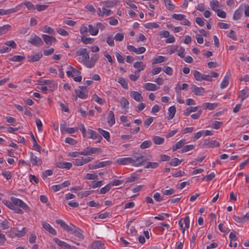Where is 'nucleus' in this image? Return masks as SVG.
Wrapping results in <instances>:
<instances>
[{
  "label": "nucleus",
  "instance_id": "obj_12",
  "mask_svg": "<svg viewBox=\"0 0 249 249\" xmlns=\"http://www.w3.org/2000/svg\"><path fill=\"white\" fill-rule=\"evenodd\" d=\"M42 37L47 45H51L52 43L57 41L56 39L53 36L43 35Z\"/></svg>",
  "mask_w": 249,
  "mask_h": 249
},
{
  "label": "nucleus",
  "instance_id": "obj_4",
  "mask_svg": "<svg viewBox=\"0 0 249 249\" xmlns=\"http://www.w3.org/2000/svg\"><path fill=\"white\" fill-rule=\"evenodd\" d=\"M42 56L43 54L41 52L37 53L33 52L32 54H28L27 58L29 62L33 63L38 61Z\"/></svg>",
  "mask_w": 249,
  "mask_h": 249
},
{
  "label": "nucleus",
  "instance_id": "obj_63",
  "mask_svg": "<svg viewBox=\"0 0 249 249\" xmlns=\"http://www.w3.org/2000/svg\"><path fill=\"white\" fill-rule=\"evenodd\" d=\"M154 119L152 117L146 119L144 122V125L145 127H148L153 122Z\"/></svg>",
  "mask_w": 249,
  "mask_h": 249
},
{
  "label": "nucleus",
  "instance_id": "obj_47",
  "mask_svg": "<svg viewBox=\"0 0 249 249\" xmlns=\"http://www.w3.org/2000/svg\"><path fill=\"white\" fill-rule=\"evenodd\" d=\"M165 57L160 55L157 57L154 58L153 59V62L152 63L153 64L160 63L165 61Z\"/></svg>",
  "mask_w": 249,
  "mask_h": 249
},
{
  "label": "nucleus",
  "instance_id": "obj_56",
  "mask_svg": "<svg viewBox=\"0 0 249 249\" xmlns=\"http://www.w3.org/2000/svg\"><path fill=\"white\" fill-rule=\"evenodd\" d=\"M172 17L173 18L176 20L180 21L184 19V18H185V16L183 14H174L172 15Z\"/></svg>",
  "mask_w": 249,
  "mask_h": 249
},
{
  "label": "nucleus",
  "instance_id": "obj_33",
  "mask_svg": "<svg viewBox=\"0 0 249 249\" xmlns=\"http://www.w3.org/2000/svg\"><path fill=\"white\" fill-rule=\"evenodd\" d=\"M24 59L25 57L21 55H14L9 58L10 61L13 62H22Z\"/></svg>",
  "mask_w": 249,
  "mask_h": 249
},
{
  "label": "nucleus",
  "instance_id": "obj_16",
  "mask_svg": "<svg viewBox=\"0 0 249 249\" xmlns=\"http://www.w3.org/2000/svg\"><path fill=\"white\" fill-rule=\"evenodd\" d=\"M42 226L44 229H45L52 234L54 235L56 234L55 230L53 228V227L49 223L46 222H43Z\"/></svg>",
  "mask_w": 249,
  "mask_h": 249
},
{
  "label": "nucleus",
  "instance_id": "obj_44",
  "mask_svg": "<svg viewBox=\"0 0 249 249\" xmlns=\"http://www.w3.org/2000/svg\"><path fill=\"white\" fill-rule=\"evenodd\" d=\"M92 99L100 105H103L105 103L104 100L100 98L97 94H94L92 96Z\"/></svg>",
  "mask_w": 249,
  "mask_h": 249
},
{
  "label": "nucleus",
  "instance_id": "obj_18",
  "mask_svg": "<svg viewBox=\"0 0 249 249\" xmlns=\"http://www.w3.org/2000/svg\"><path fill=\"white\" fill-rule=\"evenodd\" d=\"M144 88L149 91H155L160 89V87H158L156 84L151 83H145L144 85Z\"/></svg>",
  "mask_w": 249,
  "mask_h": 249
},
{
  "label": "nucleus",
  "instance_id": "obj_43",
  "mask_svg": "<svg viewBox=\"0 0 249 249\" xmlns=\"http://www.w3.org/2000/svg\"><path fill=\"white\" fill-rule=\"evenodd\" d=\"M89 30L90 34L92 36H95L98 33V29L93 27L92 25L89 24Z\"/></svg>",
  "mask_w": 249,
  "mask_h": 249
},
{
  "label": "nucleus",
  "instance_id": "obj_29",
  "mask_svg": "<svg viewBox=\"0 0 249 249\" xmlns=\"http://www.w3.org/2000/svg\"><path fill=\"white\" fill-rule=\"evenodd\" d=\"M176 109L175 106L170 107L168 109V120L172 119L175 116Z\"/></svg>",
  "mask_w": 249,
  "mask_h": 249
},
{
  "label": "nucleus",
  "instance_id": "obj_58",
  "mask_svg": "<svg viewBox=\"0 0 249 249\" xmlns=\"http://www.w3.org/2000/svg\"><path fill=\"white\" fill-rule=\"evenodd\" d=\"M93 133V136L91 138L92 139H97V143H99L101 142L102 140V136L98 133H97L96 132H92Z\"/></svg>",
  "mask_w": 249,
  "mask_h": 249
},
{
  "label": "nucleus",
  "instance_id": "obj_48",
  "mask_svg": "<svg viewBox=\"0 0 249 249\" xmlns=\"http://www.w3.org/2000/svg\"><path fill=\"white\" fill-rule=\"evenodd\" d=\"M138 179H139V178L135 175V173H133L131 174V175L130 177H129L127 178L125 183H131V182L137 181Z\"/></svg>",
  "mask_w": 249,
  "mask_h": 249
},
{
  "label": "nucleus",
  "instance_id": "obj_19",
  "mask_svg": "<svg viewBox=\"0 0 249 249\" xmlns=\"http://www.w3.org/2000/svg\"><path fill=\"white\" fill-rule=\"evenodd\" d=\"M144 168L146 169H156L159 166V163L157 162H151L147 161L144 163Z\"/></svg>",
  "mask_w": 249,
  "mask_h": 249
},
{
  "label": "nucleus",
  "instance_id": "obj_37",
  "mask_svg": "<svg viewBox=\"0 0 249 249\" xmlns=\"http://www.w3.org/2000/svg\"><path fill=\"white\" fill-rule=\"evenodd\" d=\"M120 104H121V107L122 108H128L129 102L124 97H122L121 99Z\"/></svg>",
  "mask_w": 249,
  "mask_h": 249
},
{
  "label": "nucleus",
  "instance_id": "obj_27",
  "mask_svg": "<svg viewBox=\"0 0 249 249\" xmlns=\"http://www.w3.org/2000/svg\"><path fill=\"white\" fill-rule=\"evenodd\" d=\"M230 73H227L226 75L224 77L223 81L220 84V87L221 89H224L227 87L229 84V79L230 78Z\"/></svg>",
  "mask_w": 249,
  "mask_h": 249
},
{
  "label": "nucleus",
  "instance_id": "obj_52",
  "mask_svg": "<svg viewBox=\"0 0 249 249\" xmlns=\"http://www.w3.org/2000/svg\"><path fill=\"white\" fill-rule=\"evenodd\" d=\"M195 146L193 144L186 145L184 146L181 150V153H184L194 149Z\"/></svg>",
  "mask_w": 249,
  "mask_h": 249
},
{
  "label": "nucleus",
  "instance_id": "obj_25",
  "mask_svg": "<svg viewBox=\"0 0 249 249\" xmlns=\"http://www.w3.org/2000/svg\"><path fill=\"white\" fill-rule=\"evenodd\" d=\"M87 152L89 153L88 155H90L92 154L95 153H101L102 150L100 148L96 147H87L86 149Z\"/></svg>",
  "mask_w": 249,
  "mask_h": 249
},
{
  "label": "nucleus",
  "instance_id": "obj_40",
  "mask_svg": "<svg viewBox=\"0 0 249 249\" xmlns=\"http://www.w3.org/2000/svg\"><path fill=\"white\" fill-rule=\"evenodd\" d=\"M144 27L147 29H153L159 28V25L156 22L147 23L143 25Z\"/></svg>",
  "mask_w": 249,
  "mask_h": 249
},
{
  "label": "nucleus",
  "instance_id": "obj_5",
  "mask_svg": "<svg viewBox=\"0 0 249 249\" xmlns=\"http://www.w3.org/2000/svg\"><path fill=\"white\" fill-rule=\"evenodd\" d=\"M30 160L33 166H41L42 164V160L39 158H38L33 152H30Z\"/></svg>",
  "mask_w": 249,
  "mask_h": 249
},
{
  "label": "nucleus",
  "instance_id": "obj_53",
  "mask_svg": "<svg viewBox=\"0 0 249 249\" xmlns=\"http://www.w3.org/2000/svg\"><path fill=\"white\" fill-rule=\"evenodd\" d=\"M181 161V160H179L178 159L175 158L169 163V164L171 166H176L179 164Z\"/></svg>",
  "mask_w": 249,
  "mask_h": 249
},
{
  "label": "nucleus",
  "instance_id": "obj_13",
  "mask_svg": "<svg viewBox=\"0 0 249 249\" xmlns=\"http://www.w3.org/2000/svg\"><path fill=\"white\" fill-rule=\"evenodd\" d=\"M99 58L98 54H94L90 58V60L87 64V67L92 68Z\"/></svg>",
  "mask_w": 249,
  "mask_h": 249
},
{
  "label": "nucleus",
  "instance_id": "obj_28",
  "mask_svg": "<svg viewBox=\"0 0 249 249\" xmlns=\"http://www.w3.org/2000/svg\"><path fill=\"white\" fill-rule=\"evenodd\" d=\"M199 107V106H197V107H188L186 109V111L184 112V113H183L184 115H185L186 116H189L191 112L196 111L198 110Z\"/></svg>",
  "mask_w": 249,
  "mask_h": 249
},
{
  "label": "nucleus",
  "instance_id": "obj_59",
  "mask_svg": "<svg viewBox=\"0 0 249 249\" xmlns=\"http://www.w3.org/2000/svg\"><path fill=\"white\" fill-rule=\"evenodd\" d=\"M83 63L87 66L89 59V52H87L84 55H82Z\"/></svg>",
  "mask_w": 249,
  "mask_h": 249
},
{
  "label": "nucleus",
  "instance_id": "obj_42",
  "mask_svg": "<svg viewBox=\"0 0 249 249\" xmlns=\"http://www.w3.org/2000/svg\"><path fill=\"white\" fill-rule=\"evenodd\" d=\"M21 6L24 5L29 10H35L36 9L34 4L30 1H25L20 3Z\"/></svg>",
  "mask_w": 249,
  "mask_h": 249
},
{
  "label": "nucleus",
  "instance_id": "obj_7",
  "mask_svg": "<svg viewBox=\"0 0 249 249\" xmlns=\"http://www.w3.org/2000/svg\"><path fill=\"white\" fill-rule=\"evenodd\" d=\"M192 91L196 95L201 96L205 92V89L202 87H198L195 85H192L191 88Z\"/></svg>",
  "mask_w": 249,
  "mask_h": 249
},
{
  "label": "nucleus",
  "instance_id": "obj_62",
  "mask_svg": "<svg viewBox=\"0 0 249 249\" xmlns=\"http://www.w3.org/2000/svg\"><path fill=\"white\" fill-rule=\"evenodd\" d=\"M21 7V4H19L15 8L9 9L6 10V15L10 14L12 13L16 12L19 10L20 7Z\"/></svg>",
  "mask_w": 249,
  "mask_h": 249
},
{
  "label": "nucleus",
  "instance_id": "obj_10",
  "mask_svg": "<svg viewBox=\"0 0 249 249\" xmlns=\"http://www.w3.org/2000/svg\"><path fill=\"white\" fill-rule=\"evenodd\" d=\"M212 135H213V133L211 131H210L208 130H201L199 132H197V133H196L195 134V136L194 137V139L197 140L203 135L207 136H211Z\"/></svg>",
  "mask_w": 249,
  "mask_h": 249
},
{
  "label": "nucleus",
  "instance_id": "obj_54",
  "mask_svg": "<svg viewBox=\"0 0 249 249\" xmlns=\"http://www.w3.org/2000/svg\"><path fill=\"white\" fill-rule=\"evenodd\" d=\"M26 233V228L23 227L21 231L18 230L17 233H16V236L18 237H21L24 236Z\"/></svg>",
  "mask_w": 249,
  "mask_h": 249
},
{
  "label": "nucleus",
  "instance_id": "obj_24",
  "mask_svg": "<svg viewBox=\"0 0 249 249\" xmlns=\"http://www.w3.org/2000/svg\"><path fill=\"white\" fill-rule=\"evenodd\" d=\"M133 67L138 69L137 72H139L145 69V65L142 61L136 62L134 63Z\"/></svg>",
  "mask_w": 249,
  "mask_h": 249
},
{
  "label": "nucleus",
  "instance_id": "obj_11",
  "mask_svg": "<svg viewBox=\"0 0 249 249\" xmlns=\"http://www.w3.org/2000/svg\"><path fill=\"white\" fill-rule=\"evenodd\" d=\"M133 161H134L133 160H132V158L130 157L122 158L117 160L118 163L120 165H127L128 164L132 165Z\"/></svg>",
  "mask_w": 249,
  "mask_h": 249
},
{
  "label": "nucleus",
  "instance_id": "obj_57",
  "mask_svg": "<svg viewBox=\"0 0 249 249\" xmlns=\"http://www.w3.org/2000/svg\"><path fill=\"white\" fill-rule=\"evenodd\" d=\"M49 7L48 5L45 4H36L35 8L38 11H44Z\"/></svg>",
  "mask_w": 249,
  "mask_h": 249
},
{
  "label": "nucleus",
  "instance_id": "obj_45",
  "mask_svg": "<svg viewBox=\"0 0 249 249\" xmlns=\"http://www.w3.org/2000/svg\"><path fill=\"white\" fill-rule=\"evenodd\" d=\"M152 144V142L150 140L145 141L140 145V148L144 149L150 147Z\"/></svg>",
  "mask_w": 249,
  "mask_h": 249
},
{
  "label": "nucleus",
  "instance_id": "obj_34",
  "mask_svg": "<svg viewBox=\"0 0 249 249\" xmlns=\"http://www.w3.org/2000/svg\"><path fill=\"white\" fill-rule=\"evenodd\" d=\"M152 140L154 143L158 145L162 144L164 142V139L163 138L156 136L153 137Z\"/></svg>",
  "mask_w": 249,
  "mask_h": 249
},
{
  "label": "nucleus",
  "instance_id": "obj_1",
  "mask_svg": "<svg viewBox=\"0 0 249 249\" xmlns=\"http://www.w3.org/2000/svg\"><path fill=\"white\" fill-rule=\"evenodd\" d=\"M11 201L3 200L2 202L9 209L13 210L15 213L23 214V210L26 212L31 211L30 207L22 200L14 196L10 198Z\"/></svg>",
  "mask_w": 249,
  "mask_h": 249
},
{
  "label": "nucleus",
  "instance_id": "obj_2",
  "mask_svg": "<svg viewBox=\"0 0 249 249\" xmlns=\"http://www.w3.org/2000/svg\"><path fill=\"white\" fill-rule=\"evenodd\" d=\"M144 153L135 152L133 155L132 160L134 161L132 162V165L135 167L141 166L144 165V163L151 159V156H145Z\"/></svg>",
  "mask_w": 249,
  "mask_h": 249
},
{
  "label": "nucleus",
  "instance_id": "obj_30",
  "mask_svg": "<svg viewBox=\"0 0 249 249\" xmlns=\"http://www.w3.org/2000/svg\"><path fill=\"white\" fill-rule=\"evenodd\" d=\"M98 130L101 133V134L107 140V141L109 142L110 134L108 131L104 130L100 128H98Z\"/></svg>",
  "mask_w": 249,
  "mask_h": 249
},
{
  "label": "nucleus",
  "instance_id": "obj_46",
  "mask_svg": "<svg viewBox=\"0 0 249 249\" xmlns=\"http://www.w3.org/2000/svg\"><path fill=\"white\" fill-rule=\"evenodd\" d=\"M97 168L104 167L109 165L111 162L110 161H96Z\"/></svg>",
  "mask_w": 249,
  "mask_h": 249
},
{
  "label": "nucleus",
  "instance_id": "obj_22",
  "mask_svg": "<svg viewBox=\"0 0 249 249\" xmlns=\"http://www.w3.org/2000/svg\"><path fill=\"white\" fill-rule=\"evenodd\" d=\"M91 249H104V244L100 241L94 242L91 244Z\"/></svg>",
  "mask_w": 249,
  "mask_h": 249
},
{
  "label": "nucleus",
  "instance_id": "obj_64",
  "mask_svg": "<svg viewBox=\"0 0 249 249\" xmlns=\"http://www.w3.org/2000/svg\"><path fill=\"white\" fill-rule=\"evenodd\" d=\"M215 12L217 13V15L219 17L221 18H225L226 17V12L221 9H218V10H216Z\"/></svg>",
  "mask_w": 249,
  "mask_h": 249
},
{
  "label": "nucleus",
  "instance_id": "obj_36",
  "mask_svg": "<svg viewBox=\"0 0 249 249\" xmlns=\"http://www.w3.org/2000/svg\"><path fill=\"white\" fill-rule=\"evenodd\" d=\"M31 137L32 138V139L34 142V143H33V147L36 148V149L38 152H40V151H41V147L40 146L37 144V142L33 135V134L31 132Z\"/></svg>",
  "mask_w": 249,
  "mask_h": 249
},
{
  "label": "nucleus",
  "instance_id": "obj_60",
  "mask_svg": "<svg viewBox=\"0 0 249 249\" xmlns=\"http://www.w3.org/2000/svg\"><path fill=\"white\" fill-rule=\"evenodd\" d=\"M194 76L197 81H201L203 74L197 71H195L193 73Z\"/></svg>",
  "mask_w": 249,
  "mask_h": 249
},
{
  "label": "nucleus",
  "instance_id": "obj_35",
  "mask_svg": "<svg viewBox=\"0 0 249 249\" xmlns=\"http://www.w3.org/2000/svg\"><path fill=\"white\" fill-rule=\"evenodd\" d=\"M75 93L76 94V98L79 97L85 99L88 97L87 94H86L83 91L78 89L75 90Z\"/></svg>",
  "mask_w": 249,
  "mask_h": 249
},
{
  "label": "nucleus",
  "instance_id": "obj_23",
  "mask_svg": "<svg viewBox=\"0 0 249 249\" xmlns=\"http://www.w3.org/2000/svg\"><path fill=\"white\" fill-rule=\"evenodd\" d=\"M217 106V103H205L203 104L202 107L204 109H208L211 110L216 107Z\"/></svg>",
  "mask_w": 249,
  "mask_h": 249
},
{
  "label": "nucleus",
  "instance_id": "obj_55",
  "mask_svg": "<svg viewBox=\"0 0 249 249\" xmlns=\"http://www.w3.org/2000/svg\"><path fill=\"white\" fill-rule=\"evenodd\" d=\"M93 192V190L91 191H86L81 192H79L78 193V196H80L81 198L84 197H86L90 195L91 193Z\"/></svg>",
  "mask_w": 249,
  "mask_h": 249
},
{
  "label": "nucleus",
  "instance_id": "obj_9",
  "mask_svg": "<svg viewBox=\"0 0 249 249\" xmlns=\"http://www.w3.org/2000/svg\"><path fill=\"white\" fill-rule=\"evenodd\" d=\"M43 84L48 86L50 91L56 89L57 88V84L54 81L50 80H45L43 81Z\"/></svg>",
  "mask_w": 249,
  "mask_h": 249
},
{
  "label": "nucleus",
  "instance_id": "obj_14",
  "mask_svg": "<svg viewBox=\"0 0 249 249\" xmlns=\"http://www.w3.org/2000/svg\"><path fill=\"white\" fill-rule=\"evenodd\" d=\"M203 145H205L208 147H216L219 146V143L215 140H205L203 143Z\"/></svg>",
  "mask_w": 249,
  "mask_h": 249
},
{
  "label": "nucleus",
  "instance_id": "obj_38",
  "mask_svg": "<svg viewBox=\"0 0 249 249\" xmlns=\"http://www.w3.org/2000/svg\"><path fill=\"white\" fill-rule=\"evenodd\" d=\"M249 96V92L243 89L240 91V93L238 96L239 98H241V101L242 102L245 99L247 98Z\"/></svg>",
  "mask_w": 249,
  "mask_h": 249
},
{
  "label": "nucleus",
  "instance_id": "obj_26",
  "mask_svg": "<svg viewBox=\"0 0 249 249\" xmlns=\"http://www.w3.org/2000/svg\"><path fill=\"white\" fill-rule=\"evenodd\" d=\"M107 123L110 126L113 125L115 123L114 114L113 111H110L107 116Z\"/></svg>",
  "mask_w": 249,
  "mask_h": 249
},
{
  "label": "nucleus",
  "instance_id": "obj_49",
  "mask_svg": "<svg viewBox=\"0 0 249 249\" xmlns=\"http://www.w3.org/2000/svg\"><path fill=\"white\" fill-rule=\"evenodd\" d=\"M111 185L109 183L107 184L104 187L102 188L100 190L99 194H104L108 192L111 189Z\"/></svg>",
  "mask_w": 249,
  "mask_h": 249
},
{
  "label": "nucleus",
  "instance_id": "obj_61",
  "mask_svg": "<svg viewBox=\"0 0 249 249\" xmlns=\"http://www.w3.org/2000/svg\"><path fill=\"white\" fill-rule=\"evenodd\" d=\"M161 192L163 195H166V196H169V195H171L174 194L175 192V191L174 189L170 188L169 190L162 189L161 190Z\"/></svg>",
  "mask_w": 249,
  "mask_h": 249
},
{
  "label": "nucleus",
  "instance_id": "obj_39",
  "mask_svg": "<svg viewBox=\"0 0 249 249\" xmlns=\"http://www.w3.org/2000/svg\"><path fill=\"white\" fill-rule=\"evenodd\" d=\"M118 82L121 85L122 87L125 89H128V85L126 81L123 77H119Z\"/></svg>",
  "mask_w": 249,
  "mask_h": 249
},
{
  "label": "nucleus",
  "instance_id": "obj_31",
  "mask_svg": "<svg viewBox=\"0 0 249 249\" xmlns=\"http://www.w3.org/2000/svg\"><path fill=\"white\" fill-rule=\"evenodd\" d=\"M243 14V10L240 9H237L233 16V19L235 20L239 19Z\"/></svg>",
  "mask_w": 249,
  "mask_h": 249
},
{
  "label": "nucleus",
  "instance_id": "obj_15",
  "mask_svg": "<svg viewBox=\"0 0 249 249\" xmlns=\"http://www.w3.org/2000/svg\"><path fill=\"white\" fill-rule=\"evenodd\" d=\"M130 96L137 102H141L143 100L142 94L137 91H132L130 93Z\"/></svg>",
  "mask_w": 249,
  "mask_h": 249
},
{
  "label": "nucleus",
  "instance_id": "obj_20",
  "mask_svg": "<svg viewBox=\"0 0 249 249\" xmlns=\"http://www.w3.org/2000/svg\"><path fill=\"white\" fill-rule=\"evenodd\" d=\"M53 240L57 244L58 246L65 249H68L70 247V245L66 242L59 240L57 238H54Z\"/></svg>",
  "mask_w": 249,
  "mask_h": 249
},
{
  "label": "nucleus",
  "instance_id": "obj_50",
  "mask_svg": "<svg viewBox=\"0 0 249 249\" xmlns=\"http://www.w3.org/2000/svg\"><path fill=\"white\" fill-rule=\"evenodd\" d=\"M11 27V26L8 24L0 27V35L4 34L7 33L10 29Z\"/></svg>",
  "mask_w": 249,
  "mask_h": 249
},
{
  "label": "nucleus",
  "instance_id": "obj_32",
  "mask_svg": "<svg viewBox=\"0 0 249 249\" xmlns=\"http://www.w3.org/2000/svg\"><path fill=\"white\" fill-rule=\"evenodd\" d=\"M163 0L164 2L165 7L167 10H168L169 11H173L175 9V6L171 3V1L170 0Z\"/></svg>",
  "mask_w": 249,
  "mask_h": 249
},
{
  "label": "nucleus",
  "instance_id": "obj_41",
  "mask_svg": "<svg viewBox=\"0 0 249 249\" xmlns=\"http://www.w3.org/2000/svg\"><path fill=\"white\" fill-rule=\"evenodd\" d=\"M210 5L212 10L215 12L216 10L218 9L217 7L219 6V2L217 0H213L210 3Z\"/></svg>",
  "mask_w": 249,
  "mask_h": 249
},
{
  "label": "nucleus",
  "instance_id": "obj_6",
  "mask_svg": "<svg viewBox=\"0 0 249 249\" xmlns=\"http://www.w3.org/2000/svg\"><path fill=\"white\" fill-rule=\"evenodd\" d=\"M56 223L59 224L65 231L69 232H72L74 228L71 225L69 226L62 219H57L56 220Z\"/></svg>",
  "mask_w": 249,
  "mask_h": 249
},
{
  "label": "nucleus",
  "instance_id": "obj_8",
  "mask_svg": "<svg viewBox=\"0 0 249 249\" xmlns=\"http://www.w3.org/2000/svg\"><path fill=\"white\" fill-rule=\"evenodd\" d=\"M93 159V158L88 157L86 158H84L83 157L82 158V159H77L75 160V161L74 162V164L77 166H81L82 165L86 163H88L91 160H92Z\"/></svg>",
  "mask_w": 249,
  "mask_h": 249
},
{
  "label": "nucleus",
  "instance_id": "obj_3",
  "mask_svg": "<svg viewBox=\"0 0 249 249\" xmlns=\"http://www.w3.org/2000/svg\"><path fill=\"white\" fill-rule=\"evenodd\" d=\"M28 42L35 46H40L43 44L41 38L36 34L31 36Z\"/></svg>",
  "mask_w": 249,
  "mask_h": 249
},
{
  "label": "nucleus",
  "instance_id": "obj_51",
  "mask_svg": "<svg viewBox=\"0 0 249 249\" xmlns=\"http://www.w3.org/2000/svg\"><path fill=\"white\" fill-rule=\"evenodd\" d=\"M94 39L90 37H86L83 36L81 38V41L85 44H92L94 42Z\"/></svg>",
  "mask_w": 249,
  "mask_h": 249
},
{
  "label": "nucleus",
  "instance_id": "obj_21",
  "mask_svg": "<svg viewBox=\"0 0 249 249\" xmlns=\"http://www.w3.org/2000/svg\"><path fill=\"white\" fill-rule=\"evenodd\" d=\"M72 163L69 162H59L57 163L56 167L62 169H69L72 167Z\"/></svg>",
  "mask_w": 249,
  "mask_h": 249
},
{
  "label": "nucleus",
  "instance_id": "obj_17",
  "mask_svg": "<svg viewBox=\"0 0 249 249\" xmlns=\"http://www.w3.org/2000/svg\"><path fill=\"white\" fill-rule=\"evenodd\" d=\"M71 225L74 228L72 233L76 237H79L81 239H83L84 238V236L80 232L81 229L78 227H76L75 225L71 223Z\"/></svg>",
  "mask_w": 249,
  "mask_h": 249
}]
</instances>
